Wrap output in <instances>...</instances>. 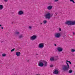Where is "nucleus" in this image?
Listing matches in <instances>:
<instances>
[{
    "label": "nucleus",
    "mask_w": 75,
    "mask_h": 75,
    "mask_svg": "<svg viewBox=\"0 0 75 75\" xmlns=\"http://www.w3.org/2000/svg\"><path fill=\"white\" fill-rule=\"evenodd\" d=\"M38 64L39 67H47V62L44 60H41L38 63Z\"/></svg>",
    "instance_id": "1"
},
{
    "label": "nucleus",
    "mask_w": 75,
    "mask_h": 75,
    "mask_svg": "<svg viewBox=\"0 0 75 75\" xmlns=\"http://www.w3.org/2000/svg\"><path fill=\"white\" fill-rule=\"evenodd\" d=\"M65 24H67L68 25H75V21H66Z\"/></svg>",
    "instance_id": "2"
},
{
    "label": "nucleus",
    "mask_w": 75,
    "mask_h": 75,
    "mask_svg": "<svg viewBox=\"0 0 75 75\" xmlns=\"http://www.w3.org/2000/svg\"><path fill=\"white\" fill-rule=\"evenodd\" d=\"M66 64H67V65H63V69L64 71H68L69 70V64L67 62H66Z\"/></svg>",
    "instance_id": "3"
},
{
    "label": "nucleus",
    "mask_w": 75,
    "mask_h": 75,
    "mask_svg": "<svg viewBox=\"0 0 75 75\" xmlns=\"http://www.w3.org/2000/svg\"><path fill=\"white\" fill-rule=\"evenodd\" d=\"M52 14L51 15V13L49 12H47V13H46L45 17L46 19H51V17H52Z\"/></svg>",
    "instance_id": "4"
},
{
    "label": "nucleus",
    "mask_w": 75,
    "mask_h": 75,
    "mask_svg": "<svg viewBox=\"0 0 75 75\" xmlns=\"http://www.w3.org/2000/svg\"><path fill=\"white\" fill-rule=\"evenodd\" d=\"M54 37L56 38H59L61 37V34L58 33H55L54 34Z\"/></svg>",
    "instance_id": "5"
},
{
    "label": "nucleus",
    "mask_w": 75,
    "mask_h": 75,
    "mask_svg": "<svg viewBox=\"0 0 75 75\" xmlns=\"http://www.w3.org/2000/svg\"><path fill=\"white\" fill-rule=\"evenodd\" d=\"M38 47L39 48L42 49L43 48V47H44V43H41L39 44Z\"/></svg>",
    "instance_id": "6"
},
{
    "label": "nucleus",
    "mask_w": 75,
    "mask_h": 75,
    "mask_svg": "<svg viewBox=\"0 0 75 75\" xmlns=\"http://www.w3.org/2000/svg\"><path fill=\"white\" fill-rule=\"evenodd\" d=\"M53 74L57 75V74H59V71L57 69H54V71H53Z\"/></svg>",
    "instance_id": "7"
},
{
    "label": "nucleus",
    "mask_w": 75,
    "mask_h": 75,
    "mask_svg": "<svg viewBox=\"0 0 75 75\" xmlns=\"http://www.w3.org/2000/svg\"><path fill=\"white\" fill-rule=\"evenodd\" d=\"M37 38V36L34 35L33 36H32L31 38L30 39L31 40H35Z\"/></svg>",
    "instance_id": "8"
},
{
    "label": "nucleus",
    "mask_w": 75,
    "mask_h": 75,
    "mask_svg": "<svg viewBox=\"0 0 75 75\" xmlns=\"http://www.w3.org/2000/svg\"><path fill=\"white\" fill-rule=\"evenodd\" d=\"M57 49L59 52H61L63 50L62 48L59 47H58Z\"/></svg>",
    "instance_id": "9"
},
{
    "label": "nucleus",
    "mask_w": 75,
    "mask_h": 75,
    "mask_svg": "<svg viewBox=\"0 0 75 75\" xmlns=\"http://www.w3.org/2000/svg\"><path fill=\"white\" fill-rule=\"evenodd\" d=\"M18 15H23L24 14V11H20L18 13Z\"/></svg>",
    "instance_id": "10"
},
{
    "label": "nucleus",
    "mask_w": 75,
    "mask_h": 75,
    "mask_svg": "<svg viewBox=\"0 0 75 75\" xmlns=\"http://www.w3.org/2000/svg\"><path fill=\"white\" fill-rule=\"evenodd\" d=\"M52 8V6H49L47 7V9H48V10H51Z\"/></svg>",
    "instance_id": "11"
},
{
    "label": "nucleus",
    "mask_w": 75,
    "mask_h": 75,
    "mask_svg": "<svg viewBox=\"0 0 75 75\" xmlns=\"http://www.w3.org/2000/svg\"><path fill=\"white\" fill-rule=\"evenodd\" d=\"M21 54V53L20 52H17L16 53V55L17 56V57H19L20 56V55Z\"/></svg>",
    "instance_id": "12"
},
{
    "label": "nucleus",
    "mask_w": 75,
    "mask_h": 75,
    "mask_svg": "<svg viewBox=\"0 0 75 75\" xmlns=\"http://www.w3.org/2000/svg\"><path fill=\"white\" fill-rule=\"evenodd\" d=\"M23 35H20L19 36L18 38L19 39H21L23 38Z\"/></svg>",
    "instance_id": "13"
},
{
    "label": "nucleus",
    "mask_w": 75,
    "mask_h": 75,
    "mask_svg": "<svg viewBox=\"0 0 75 75\" xmlns=\"http://www.w3.org/2000/svg\"><path fill=\"white\" fill-rule=\"evenodd\" d=\"M50 59V61H51V62H52L54 61H55V60H54V57H51Z\"/></svg>",
    "instance_id": "14"
},
{
    "label": "nucleus",
    "mask_w": 75,
    "mask_h": 75,
    "mask_svg": "<svg viewBox=\"0 0 75 75\" xmlns=\"http://www.w3.org/2000/svg\"><path fill=\"white\" fill-rule=\"evenodd\" d=\"M53 58H54V60L56 61V60H57V59H58V56H54V57H53Z\"/></svg>",
    "instance_id": "15"
},
{
    "label": "nucleus",
    "mask_w": 75,
    "mask_h": 75,
    "mask_svg": "<svg viewBox=\"0 0 75 75\" xmlns=\"http://www.w3.org/2000/svg\"><path fill=\"white\" fill-rule=\"evenodd\" d=\"M3 5H0V9H3Z\"/></svg>",
    "instance_id": "16"
},
{
    "label": "nucleus",
    "mask_w": 75,
    "mask_h": 75,
    "mask_svg": "<svg viewBox=\"0 0 75 75\" xmlns=\"http://www.w3.org/2000/svg\"><path fill=\"white\" fill-rule=\"evenodd\" d=\"M47 23V21L46 20H44L43 21V23L45 24Z\"/></svg>",
    "instance_id": "17"
},
{
    "label": "nucleus",
    "mask_w": 75,
    "mask_h": 75,
    "mask_svg": "<svg viewBox=\"0 0 75 75\" xmlns=\"http://www.w3.org/2000/svg\"><path fill=\"white\" fill-rule=\"evenodd\" d=\"M67 62H69V64H72V63H71V61H68V60H67Z\"/></svg>",
    "instance_id": "18"
},
{
    "label": "nucleus",
    "mask_w": 75,
    "mask_h": 75,
    "mask_svg": "<svg viewBox=\"0 0 75 75\" xmlns=\"http://www.w3.org/2000/svg\"><path fill=\"white\" fill-rule=\"evenodd\" d=\"M72 70H70L69 71V73H72Z\"/></svg>",
    "instance_id": "19"
},
{
    "label": "nucleus",
    "mask_w": 75,
    "mask_h": 75,
    "mask_svg": "<svg viewBox=\"0 0 75 75\" xmlns=\"http://www.w3.org/2000/svg\"><path fill=\"white\" fill-rule=\"evenodd\" d=\"M18 34H20V33H19L18 32H16L15 33V34H16V35H17Z\"/></svg>",
    "instance_id": "20"
},
{
    "label": "nucleus",
    "mask_w": 75,
    "mask_h": 75,
    "mask_svg": "<svg viewBox=\"0 0 75 75\" xmlns=\"http://www.w3.org/2000/svg\"><path fill=\"white\" fill-rule=\"evenodd\" d=\"M71 51L72 52H75V50L74 49H72L71 50Z\"/></svg>",
    "instance_id": "21"
},
{
    "label": "nucleus",
    "mask_w": 75,
    "mask_h": 75,
    "mask_svg": "<svg viewBox=\"0 0 75 75\" xmlns=\"http://www.w3.org/2000/svg\"><path fill=\"white\" fill-rule=\"evenodd\" d=\"M6 55V54H2V56L3 57H5Z\"/></svg>",
    "instance_id": "22"
},
{
    "label": "nucleus",
    "mask_w": 75,
    "mask_h": 75,
    "mask_svg": "<svg viewBox=\"0 0 75 75\" xmlns=\"http://www.w3.org/2000/svg\"><path fill=\"white\" fill-rule=\"evenodd\" d=\"M15 49H12V50H11V52H13V51H14Z\"/></svg>",
    "instance_id": "23"
},
{
    "label": "nucleus",
    "mask_w": 75,
    "mask_h": 75,
    "mask_svg": "<svg viewBox=\"0 0 75 75\" xmlns=\"http://www.w3.org/2000/svg\"><path fill=\"white\" fill-rule=\"evenodd\" d=\"M29 28L30 29H31L32 28V27H31V26H29Z\"/></svg>",
    "instance_id": "24"
},
{
    "label": "nucleus",
    "mask_w": 75,
    "mask_h": 75,
    "mask_svg": "<svg viewBox=\"0 0 75 75\" xmlns=\"http://www.w3.org/2000/svg\"><path fill=\"white\" fill-rule=\"evenodd\" d=\"M59 0H54V2H57Z\"/></svg>",
    "instance_id": "25"
},
{
    "label": "nucleus",
    "mask_w": 75,
    "mask_h": 75,
    "mask_svg": "<svg viewBox=\"0 0 75 75\" xmlns=\"http://www.w3.org/2000/svg\"><path fill=\"white\" fill-rule=\"evenodd\" d=\"M7 1H8V0H4V2H5V3H6V2H7Z\"/></svg>",
    "instance_id": "26"
},
{
    "label": "nucleus",
    "mask_w": 75,
    "mask_h": 75,
    "mask_svg": "<svg viewBox=\"0 0 75 75\" xmlns=\"http://www.w3.org/2000/svg\"><path fill=\"white\" fill-rule=\"evenodd\" d=\"M59 31H61V28H59Z\"/></svg>",
    "instance_id": "27"
},
{
    "label": "nucleus",
    "mask_w": 75,
    "mask_h": 75,
    "mask_svg": "<svg viewBox=\"0 0 75 75\" xmlns=\"http://www.w3.org/2000/svg\"><path fill=\"white\" fill-rule=\"evenodd\" d=\"M50 67H51V68H52V67H53V65H51L50 66Z\"/></svg>",
    "instance_id": "28"
},
{
    "label": "nucleus",
    "mask_w": 75,
    "mask_h": 75,
    "mask_svg": "<svg viewBox=\"0 0 75 75\" xmlns=\"http://www.w3.org/2000/svg\"><path fill=\"white\" fill-rule=\"evenodd\" d=\"M74 1V0H70V1Z\"/></svg>",
    "instance_id": "29"
},
{
    "label": "nucleus",
    "mask_w": 75,
    "mask_h": 75,
    "mask_svg": "<svg viewBox=\"0 0 75 75\" xmlns=\"http://www.w3.org/2000/svg\"><path fill=\"white\" fill-rule=\"evenodd\" d=\"M1 29H3V26L1 27Z\"/></svg>",
    "instance_id": "30"
},
{
    "label": "nucleus",
    "mask_w": 75,
    "mask_h": 75,
    "mask_svg": "<svg viewBox=\"0 0 75 75\" xmlns=\"http://www.w3.org/2000/svg\"><path fill=\"white\" fill-rule=\"evenodd\" d=\"M42 23H40V25H42Z\"/></svg>",
    "instance_id": "31"
},
{
    "label": "nucleus",
    "mask_w": 75,
    "mask_h": 75,
    "mask_svg": "<svg viewBox=\"0 0 75 75\" xmlns=\"http://www.w3.org/2000/svg\"><path fill=\"white\" fill-rule=\"evenodd\" d=\"M72 2H73V3H75V1H74Z\"/></svg>",
    "instance_id": "32"
},
{
    "label": "nucleus",
    "mask_w": 75,
    "mask_h": 75,
    "mask_svg": "<svg viewBox=\"0 0 75 75\" xmlns=\"http://www.w3.org/2000/svg\"><path fill=\"white\" fill-rule=\"evenodd\" d=\"M73 34H74V35L75 34V33L73 32Z\"/></svg>",
    "instance_id": "33"
},
{
    "label": "nucleus",
    "mask_w": 75,
    "mask_h": 75,
    "mask_svg": "<svg viewBox=\"0 0 75 75\" xmlns=\"http://www.w3.org/2000/svg\"><path fill=\"white\" fill-rule=\"evenodd\" d=\"M54 45L55 46H57V45L56 44H55Z\"/></svg>",
    "instance_id": "34"
},
{
    "label": "nucleus",
    "mask_w": 75,
    "mask_h": 75,
    "mask_svg": "<svg viewBox=\"0 0 75 75\" xmlns=\"http://www.w3.org/2000/svg\"><path fill=\"white\" fill-rule=\"evenodd\" d=\"M0 27H1V25H0Z\"/></svg>",
    "instance_id": "35"
},
{
    "label": "nucleus",
    "mask_w": 75,
    "mask_h": 75,
    "mask_svg": "<svg viewBox=\"0 0 75 75\" xmlns=\"http://www.w3.org/2000/svg\"><path fill=\"white\" fill-rule=\"evenodd\" d=\"M13 22H12V23H11L12 24H13Z\"/></svg>",
    "instance_id": "36"
},
{
    "label": "nucleus",
    "mask_w": 75,
    "mask_h": 75,
    "mask_svg": "<svg viewBox=\"0 0 75 75\" xmlns=\"http://www.w3.org/2000/svg\"><path fill=\"white\" fill-rule=\"evenodd\" d=\"M4 42L3 41H2V42Z\"/></svg>",
    "instance_id": "37"
}]
</instances>
